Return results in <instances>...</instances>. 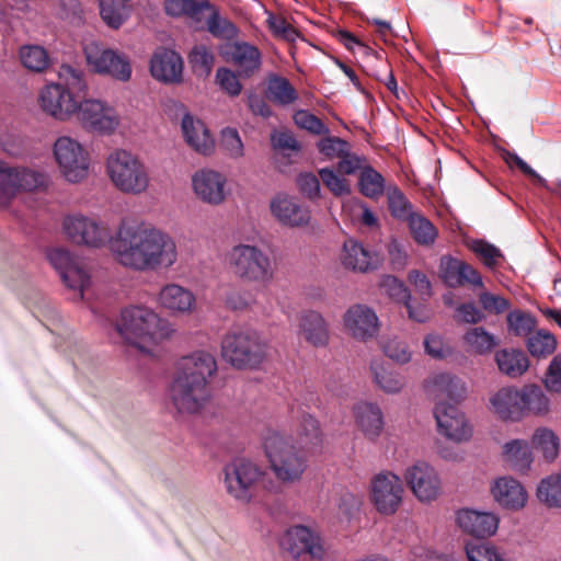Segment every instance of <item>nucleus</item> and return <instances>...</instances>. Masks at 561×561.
<instances>
[{
	"label": "nucleus",
	"mask_w": 561,
	"mask_h": 561,
	"mask_svg": "<svg viewBox=\"0 0 561 561\" xmlns=\"http://www.w3.org/2000/svg\"><path fill=\"white\" fill-rule=\"evenodd\" d=\"M114 259L135 272L171 268L179 259L174 238L144 221L123 220L111 243Z\"/></svg>",
	"instance_id": "1"
},
{
	"label": "nucleus",
	"mask_w": 561,
	"mask_h": 561,
	"mask_svg": "<svg viewBox=\"0 0 561 561\" xmlns=\"http://www.w3.org/2000/svg\"><path fill=\"white\" fill-rule=\"evenodd\" d=\"M217 374V360L206 351L181 357L169 387V400L179 414L202 412L211 398L210 381Z\"/></svg>",
	"instance_id": "2"
},
{
	"label": "nucleus",
	"mask_w": 561,
	"mask_h": 561,
	"mask_svg": "<svg viewBox=\"0 0 561 561\" xmlns=\"http://www.w3.org/2000/svg\"><path fill=\"white\" fill-rule=\"evenodd\" d=\"M60 82L45 85L38 95L43 112L59 121H67L78 110L75 92H85L87 83L82 70L61 65L58 70Z\"/></svg>",
	"instance_id": "3"
},
{
	"label": "nucleus",
	"mask_w": 561,
	"mask_h": 561,
	"mask_svg": "<svg viewBox=\"0 0 561 561\" xmlns=\"http://www.w3.org/2000/svg\"><path fill=\"white\" fill-rule=\"evenodd\" d=\"M116 330L127 343L147 354L169 334L167 323L153 310L139 306L122 311Z\"/></svg>",
	"instance_id": "4"
},
{
	"label": "nucleus",
	"mask_w": 561,
	"mask_h": 561,
	"mask_svg": "<svg viewBox=\"0 0 561 561\" xmlns=\"http://www.w3.org/2000/svg\"><path fill=\"white\" fill-rule=\"evenodd\" d=\"M105 173L112 185L127 195L146 194L151 186L149 168L136 153L115 149L105 159Z\"/></svg>",
	"instance_id": "5"
},
{
	"label": "nucleus",
	"mask_w": 561,
	"mask_h": 561,
	"mask_svg": "<svg viewBox=\"0 0 561 561\" xmlns=\"http://www.w3.org/2000/svg\"><path fill=\"white\" fill-rule=\"evenodd\" d=\"M221 355L237 369H255L266 358L267 344L255 331L236 330L224 336Z\"/></svg>",
	"instance_id": "6"
},
{
	"label": "nucleus",
	"mask_w": 561,
	"mask_h": 561,
	"mask_svg": "<svg viewBox=\"0 0 561 561\" xmlns=\"http://www.w3.org/2000/svg\"><path fill=\"white\" fill-rule=\"evenodd\" d=\"M264 449L271 469L284 483L299 481L307 469V459L291 442L279 433H270L264 438Z\"/></svg>",
	"instance_id": "7"
},
{
	"label": "nucleus",
	"mask_w": 561,
	"mask_h": 561,
	"mask_svg": "<svg viewBox=\"0 0 561 561\" xmlns=\"http://www.w3.org/2000/svg\"><path fill=\"white\" fill-rule=\"evenodd\" d=\"M232 274L248 283L268 284L274 277L272 260L261 248L239 243L226 254Z\"/></svg>",
	"instance_id": "8"
},
{
	"label": "nucleus",
	"mask_w": 561,
	"mask_h": 561,
	"mask_svg": "<svg viewBox=\"0 0 561 561\" xmlns=\"http://www.w3.org/2000/svg\"><path fill=\"white\" fill-rule=\"evenodd\" d=\"M65 238L73 244L100 249L114 239L107 224L96 216L67 215L61 222Z\"/></svg>",
	"instance_id": "9"
},
{
	"label": "nucleus",
	"mask_w": 561,
	"mask_h": 561,
	"mask_svg": "<svg viewBox=\"0 0 561 561\" xmlns=\"http://www.w3.org/2000/svg\"><path fill=\"white\" fill-rule=\"evenodd\" d=\"M225 486L234 500L249 503L254 491L265 480L264 470L254 461L247 458H236L225 466Z\"/></svg>",
	"instance_id": "10"
},
{
	"label": "nucleus",
	"mask_w": 561,
	"mask_h": 561,
	"mask_svg": "<svg viewBox=\"0 0 561 561\" xmlns=\"http://www.w3.org/2000/svg\"><path fill=\"white\" fill-rule=\"evenodd\" d=\"M53 151L59 171L67 182L79 183L88 178L90 154L78 140L60 136L56 139Z\"/></svg>",
	"instance_id": "11"
},
{
	"label": "nucleus",
	"mask_w": 561,
	"mask_h": 561,
	"mask_svg": "<svg viewBox=\"0 0 561 561\" xmlns=\"http://www.w3.org/2000/svg\"><path fill=\"white\" fill-rule=\"evenodd\" d=\"M282 548L297 561H322L327 554L320 534L305 525H294L282 536Z\"/></svg>",
	"instance_id": "12"
},
{
	"label": "nucleus",
	"mask_w": 561,
	"mask_h": 561,
	"mask_svg": "<svg viewBox=\"0 0 561 561\" xmlns=\"http://www.w3.org/2000/svg\"><path fill=\"white\" fill-rule=\"evenodd\" d=\"M84 56L88 66L95 73L110 76L122 82H127L131 78L130 60L123 53L92 42L85 45Z\"/></svg>",
	"instance_id": "13"
},
{
	"label": "nucleus",
	"mask_w": 561,
	"mask_h": 561,
	"mask_svg": "<svg viewBox=\"0 0 561 561\" xmlns=\"http://www.w3.org/2000/svg\"><path fill=\"white\" fill-rule=\"evenodd\" d=\"M47 184L48 176L43 172L28 168L10 167L0 161V207L7 206L20 191H34L45 187Z\"/></svg>",
	"instance_id": "14"
},
{
	"label": "nucleus",
	"mask_w": 561,
	"mask_h": 561,
	"mask_svg": "<svg viewBox=\"0 0 561 561\" xmlns=\"http://www.w3.org/2000/svg\"><path fill=\"white\" fill-rule=\"evenodd\" d=\"M47 259L59 274L62 283L73 291L75 298L82 299L85 288L90 285V274L83 262L64 248L49 250Z\"/></svg>",
	"instance_id": "15"
},
{
	"label": "nucleus",
	"mask_w": 561,
	"mask_h": 561,
	"mask_svg": "<svg viewBox=\"0 0 561 561\" xmlns=\"http://www.w3.org/2000/svg\"><path fill=\"white\" fill-rule=\"evenodd\" d=\"M403 484L399 476L382 471L373 477L369 485V499L376 511L386 516L397 513L403 499Z\"/></svg>",
	"instance_id": "16"
},
{
	"label": "nucleus",
	"mask_w": 561,
	"mask_h": 561,
	"mask_svg": "<svg viewBox=\"0 0 561 561\" xmlns=\"http://www.w3.org/2000/svg\"><path fill=\"white\" fill-rule=\"evenodd\" d=\"M75 114L85 129L102 135L113 134L121 124L116 110L98 99H85L79 102Z\"/></svg>",
	"instance_id": "17"
},
{
	"label": "nucleus",
	"mask_w": 561,
	"mask_h": 561,
	"mask_svg": "<svg viewBox=\"0 0 561 561\" xmlns=\"http://www.w3.org/2000/svg\"><path fill=\"white\" fill-rule=\"evenodd\" d=\"M438 433L454 443H465L471 439L473 426L465 412L447 402H436L433 410Z\"/></svg>",
	"instance_id": "18"
},
{
	"label": "nucleus",
	"mask_w": 561,
	"mask_h": 561,
	"mask_svg": "<svg viewBox=\"0 0 561 561\" xmlns=\"http://www.w3.org/2000/svg\"><path fill=\"white\" fill-rule=\"evenodd\" d=\"M404 480L413 495L422 503H431L442 493V481L433 466L416 461L408 467Z\"/></svg>",
	"instance_id": "19"
},
{
	"label": "nucleus",
	"mask_w": 561,
	"mask_h": 561,
	"mask_svg": "<svg viewBox=\"0 0 561 561\" xmlns=\"http://www.w3.org/2000/svg\"><path fill=\"white\" fill-rule=\"evenodd\" d=\"M346 332L358 341H367L379 332V319L375 310L363 304L351 306L343 316Z\"/></svg>",
	"instance_id": "20"
},
{
	"label": "nucleus",
	"mask_w": 561,
	"mask_h": 561,
	"mask_svg": "<svg viewBox=\"0 0 561 561\" xmlns=\"http://www.w3.org/2000/svg\"><path fill=\"white\" fill-rule=\"evenodd\" d=\"M226 176L215 170L203 169L192 176L195 195L204 203L220 205L226 199Z\"/></svg>",
	"instance_id": "21"
},
{
	"label": "nucleus",
	"mask_w": 561,
	"mask_h": 561,
	"mask_svg": "<svg viewBox=\"0 0 561 561\" xmlns=\"http://www.w3.org/2000/svg\"><path fill=\"white\" fill-rule=\"evenodd\" d=\"M500 518L495 513L461 508L456 513V524L466 534L476 538H489L499 528Z\"/></svg>",
	"instance_id": "22"
},
{
	"label": "nucleus",
	"mask_w": 561,
	"mask_h": 561,
	"mask_svg": "<svg viewBox=\"0 0 561 561\" xmlns=\"http://www.w3.org/2000/svg\"><path fill=\"white\" fill-rule=\"evenodd\" d=\"M493 500L504 510L517 512L523 510L528 501L525 486L512 477H500L490 488Z\"/></svg>",
	"instance_id": "23"
},
{
	"label": "nucleus",
	"mask_w": 561,
	"mask_h": 561,
	"mask_svg": "<svg viewBox=\"0 0 561 561\" xmlns=\"http://www.w3.org/2000/svg\"><path fill=\"white\" fill-rule=\"evenodd\" d=\"M425 390L435 401L446 397L451 401L461 402L467 397L466 382L449 373H438L428 377L425 381Z\"/></svg>",
	"instance_id": "24"
},
{
	"label": "nucleus",
	"mask_w": 561,
	"mask_h": 561,
	"mask_svg": "<svg viewBox=\"0 0 561 561\" xmlns=\"http://www.w3.org/2000/svg\"><path fill=\"white\" fill-rule=\"evenodd\" d=\"M158 304L172 314H191L196 309V296L182 285H164L158 295Z\"/></svg>",
	"instance_id": "25"
},
{
	"label": "nucleus",
	"mask_w": 561,
	"mask_h": 561,
	"mask_svg": "<svg viewBox=\"0 0 561 561\" xmlns=\"http://www.w3.org/2000/svg\"><path fill=\"white\" fill-rule=\"evenodd\" d=\"M272 215L282 224L289 227H300L310 221V210L299 204L296 198L286 194L276 195L270 204Z\"/></svg>",
	"instance_id": "26"
},
{
	"label": "nucleus",
	"mask_w": 561,
	"mask_h": 561,
	"mask_svg": "<svg viewBox=\"0 0 561 561\" xmlns=\"http://www.w3.org/2000/svg\"><path fill=\"white\" fill-rule=\"evenodd\" d=\"M150 72L159 81L165 83L180 82L183 72L182 57L174 50L159 48L151 57Z\"/></svg>",
	"instance_id": "27"
},
{
	"label": "nucleus",
	"mask_w": 561,
	"mask_h": 561,
	"mask_svg": "<svg viewBox=\"0 0 561 561\" xmlns=\"http://www.w3.org/2000/svg\"><path fill=\"white\" fill-rule=\"evenodd\" d=\"M182 134L186 144L196 152L209 156L215 150V140L206 124L190 114H185L181 123Z\"/></svg>",
	"instance_id": "28"
},
{
	"label": "nucleus",
	"mask_w": 561,
	"mask_h": 561,
	"mask_svg": "<svg viewBox=\"0 0 561 561\" xmlns=\"http://www.w3.org/2000/svg\"><path fill=\"white\" fill-rule=\"evenodd\" d=\"M354 416L356 426L365 438L376 442L380 437L385 427V419L378 404L360 402L354 408Z\"/></svg>",
	"instance_id": "29"
},
{
	"label": "nucleus",
	"mask_w": 561,
	"mask_h": 561,
	"mask_svg": "<svg viewBox=\"0 0 561 561\" xmlns=\"http://www.w3.org/2000/svg\"><path fill=\"white\" fill-rule=\"evenodd\" d=\"M299 334L314 347H324L330 341V331L323 316L314 310L299 314Z\"/></svg>",
	"instance_id": "30"
},
{
	"label": "nucleus",
	"mask_w": 561,
	"mask_h": 561,
	"mask_svg": "<svg viewBox=\"0 0 561 561\" xmlns=\"http://www.w3.org/2000/svg\"><path fill=\"white\" fill-rule=\"evenodd\" d=\"M494 414L502 421L519 422L523 420L519 389L502 388L490 398Z\"/></svg>",
	"instance_id": "31"
},
{
	"label": "nucleus",
	"mask_w": 561,
	"mask_h": 561,
	"mask_svg": "<svg viewBox=\"0 0 561 561\" xmlns=\"http://www.w3.org/2000/svg\"><path fill=\"white\" fill-rule=\"evenodd\" d=\"M341 260L344 267L360 273L377 268L380 262L375 252L353 239L344 242Z\"/></svg>",
	"instance_id": "32"
},
{
	"label": "nucleus",
	"mask_w": 561,
	"mask_h": 561,
	"mask_svg": "<svg viewBox=\"0 0 561 561\" xmlns=\"http://www.w3.org/2000/svg\"><path fill=\"white\" fill-rule=\"evenodd\" d=\"M242 76L249 77L261 66L259 49L247 43H234L226 53Z\"/></svg>",
	"instance_id": "33"
},
{
	"label": "nucleus",
	"mask_w": 561,
	"mask_h": 561,
	"mask_svg": "<svg viewBox=\"0 0 561 561\" xmlns=\"http://www.w3.org/2000/svg\"><path fill=\"white\" fill-rule=\"evenodd\" d=\"M523 419L528 415L546 416L550 412V400L537 385H526L519 389Z\"/></svg>",
	"instance_id": "34"
},
{
	"label": "nucleus",
	"mask_w": 561,
	"mask_h": 561,
	"mask_svg": "<svg viewBox=\"0 0 561 561\" xmlns=\"http://www.w3.org/2000/svg\"><path fill=\"white\" fill-rule=\"evenodd\" d=\"M374 383L385 393L396 394L405 387V378L398 371L386 367L382 363L374 360L370 364Z\"/></svg>",
	"instance_id": "35"
},
{
	"label": "nucleus",
	"mask_w": 561,
	"mask_h": 561,
	"mask_svg": "<svg viewBox=\"0 0 561 561\" xmlns=\"http://www.w3.org/2000/svg\"><path fill=\"white\" fill-rule=\"evenodd\" d=\"M297 443L301 449L313 450L322 444V431L319 421L311 414L304 413L297 428Z\"/></svg>",
	"instance_id": "36"
},
{
	"label": "nucleus",
	"mask_w": 561,
	"mask_h": 561,
	"mask_svg": "<svg viewBox=\"0 0 561 561\" xmlns=\"http://www.w3.org/2000/svg\"><path fill=\"white\" fill-rule=\"evenodd\" d=\"M504 459L516 470L524 472L530 468L533 454L529 444L523 439H513L503 446Z\"/></svg>",
	"instance_id": "37"
},
{
	"label": "nucleus",
	"mask_w": 561,
	"mask_h": 561,
	"mask_svg": "<svg viewBox=\"0 0 561 561\" xmlns=\"http://www.w3.org/2000/svg\"><path fill=\"white\" fill-rule=\"evenodd\" d=\"M499 369L510 376L519 377L529 367V360L524 352L518 350H501L495 354Z\"/></svg>",
	"instance_id": "38"
},
{
	"label": "nucleus",
	"mask_w": 561,
	"mask_h": 561,
	"mask_svg": "<svg viewBox=\"0 0 561 561\" xmlns=\"http://www.w3.org/2000/svg\"><path fill=\"white\" fill-rule=\"evenodd\" d=\"M462 341L467 351L477 355L489 354L497 345L495 335L482 327L469 329L463 334Z\"/></svg>",
	"instance_id": "39"
},
{
	"label": "nucleus",
	"mask_w": 561,
	"mask_h": 561,
	"mask_svg": "<svg viewBox=\"0 0 561 561\" xmlns=\"http://www.w3.org/2000/svg\"><path fill=\"white\" fill-rule=\"evenodd\" d=\"M266 98L279 105H289L298 99V93L284 77L272 75L267 78Z\"/></svg>",
	"instance_id": "40"
},
{
	"label": "nucleus",
	"mask_w": 561,
	"mask_h": 561,
	"mask_svg": "<svg viewBox=\"0 0 561 561\" xmlns=\"http://www.w3.org/2000/svg\"><path fill=\"white\" fill-rule=\"evenodd\" d=\"M536 496L547 507L561 508V470L538 483Z\"/></svg>",
	"instance_id": "41"
},
{
	"label": "nucleus",
	"mask_w": 561,
	"mask_h": 561,
	"mask_svg": "<svg viewBox=\"0 0 561 561\" xmlns=\"http://www.w3.org/2000/svg\"><path fill=\"white\" fill-rule=\"evenodd\" d=\"M534 447L542 453L546 460L552 461L558 457L560 442L553 431L547 427L537 428L533 435Z\"/></svg>",
	"instance_id": "42"
},
{
	"label": "nucleus",
	"mask_w": 561,
	"mask_h": 561,
	"mask_svg": "<svg viewBox=\"0 0 561 561\" xmlns=\"http://www.w3.org/2000/svg\"><path fill=\"white\" fill-rule=\"evenodd\" d=\"M188 61L193 72L197 77L206 78L214 68L215 55L206 45L199 44L192 48L188 55Z\"/></svg>",
	"instance_id": "43"
},
{
	"label": "nucleus",
	"mask_w": 561,
	"mask_h": 561,
	"mask_svg": "<svg viewBox=\"0 0 561 561\" xmlns=\"http://www.w3.org/2000/svg\"><path fill=\"white\" fill-rule=\"evenodd\" d=\"M408 222L410 231L419 244L428 245L435 241L437 230L427 218L415 213L409 216Z\"/></svg>",
	"instance_id": "44"
},
{
	"label": "nucleus",
	"mask_w": 561,
	"mask_h": 561,
	"mask_svg": "<svg viewBox=\"0 0 561 561\" xmlns=\"http://www.w3.org/2000/svg\"><path fill=\"white\" fill-rule=\"evenodd\" d=\"M22 65L31 71L42 72L49 65V57L45 48L38 45H25L20 48Z\"/></svg>",
	"instance_id": "45"
},
{
	"label": "nucleus",
	"mask_w": 561,
	"mask_h": 561,
	"mask_svg": "<svg viewBox=\"0 0 561 561\" xmlns=\"http://www.w3.org/2000/svg\"><path fill=\"white\" fill-rule=\"evenodd\" d=\"M359 190L362 194L369 198H377L383 194L385 179L371 167H364L360 171Z\"/></svg>",
	"instance_id": "46"
},
{
	"label": "nucleus",
	"mask_w": 561,
	"mask_h": 561,
	"mask_svg": "<svg viewBox=\"0 0 561 561\" xmlns=\"http://www.w3.org/2000/svg\"><path fill=\"white\" fill-rule=\"evenodd\" d=\"M100 14L110 27L118 28L128 16V9L121 0H100Z\"/></svg>",
	"instance_id": "47"
},
{
	"label": "nucleus",
	"mask_w": 561,
	"mask_h": 561,
	"mask_svg": "<svg viewBox=\"0 0 561 561\" xmlns=\"http://www.w3.org/2000/svg\"><path fill=\"white\" fill-rule=\"evenodd\" d=\"M557 340L553 334L539 330L527 340V350L534 357H547L554 352Z\"/></svg>",
	"instance_id": "48"
},
{
	"label": "nucleus",
	"mask_w": 561,
	"mask_h": 561,
	"mask_svg": "<svg viewBox=\"0 0 561 561\" xmlns=\"http://www.w3.org/2000/svg\"><path fill=\"white\" fill-rule=\"evenodd\" d=\"M506 321L508 331L516 336L528 335L537 323L530 312L519 309L511 311L506 317Z\"/></svg>",
	"instance_id": "49"
},
{
	"label": "nucleus",
	"mask_w": 561,
	"mask_h": 561,
	"mask_svg": "<svg viewBox=\"0 0 561 561\" xmlns=\"http://www.w3.org/2000/svg\"><path fill=\"white\" fill-rule=\"evenodd\" d=\"M381 348L387 357L398 364H407L412 358L409 345L402 339L392 336L381 343Z\"/></svg>",
	"instance_id": "50"
},
{
	"label": "nucleus",
	"mask_w": 561,
	"mask_h": 561,
	"mask_svg": "<svg viewBox=\"0 0 561 561\" xmlns=\"http://www.w3.org/2000/svg\"><path fill=\"white\" fill-rule=\"evenodd\" d=\"M388 205L392 216L396 218L408 220L409 216L415 214L412 211V205L396 186L388 188Z\"/></svg>",
	"instance_id": "51"
},
{
	"label": "nucleus",
	"mask_w": 561,
	"mask_h": 561,
	"mask_svg": "<svg viewBox=\"0 0 561 561\" xmlns=\"http://www.w3.org/2000/svg\"><path fill=\"white\" fill-rule=\"evenodd\" d=\"M380 288L394 301L403 302L404 305L410 301V291L405 285L392 275H385L380 282Z\"/></svg>",
	"instance_id": "52"
},
{
	"label": "nucleus",
	"mask_w": 561,
	"mask_h": 561,
	"mask_svg": "<svg viewBox=\"0 0 561 561\" xmlns=\"http://www.w3.org/2000/svg\"><path fill=\"white\" fill-rule=\"evenodd\" d=\"M471 250L489 268H494L502 259L501 251L491 243L483 240H476L471 243Z\"/></svg>",
	"instance_id": "53"
},
{
	"label": "nucleus",
	"mask_w": 561,
	"mask_h": 561,
	"mask_svg": "<svg viewBox=\"0 0 561 561\" xmlns=\"http://www.w3.org/2000/svg\"><path fill=\"white\" fill-rule=\"evenodd\" d=\"M505 162L512 168L517 167L525 175L531 178L536 184L540 185L548 192L557 194V191L548 184V182L539 175L530 165H528L520 157L513 152L505 153Z\"/></svg>",
	"instance_id": "54"
},
{
	"label": "nucleus",
	"mask_w": 561,
	"mask_h": 561,
	"mask_svg": "<svg viewBox=\"0 0 561 561\" xmlns=\"http://www.w3.org/2000/svg\"><path fill=\"white\" fill-rule=\"evenodd\" d=\"M469 561H505L501 553L488 543H469L466 546Z\"/></svg>",
	"instance_id": "55"
},
{
	"label": "nucleus",
	"mask_w": 561,
	"mask_h": 561,
	"mask_svg": "<svg viewBox=\"0 0 561 561\" xmlns=\"http://www.w3.org/2000/svg\"><path fill=\"white\" fill-rule=\"evenodd\" d=\"M221 147L232 159H239L244 154L243 142L234 128H225L221 131Z\"/></svg>",
	"instance_id": "56"
},
{
	"label": "nucleus",
	"mask_w": 561,
	"mask_h": 561,
	"mask_svg": "<svg viewBox=\"0 0 561 561\" xmlns=\"http://www.w3.org/2000/svg\"><path fill=\"white\" fill-rule=\"evenodd\" d=\"M295 123L302 129H306L314 135L328 134V127L320 118L308 111L299 110L294 115Z\"/></svg>",
	"instance_id": "57"
},
{
	"label": "nucleus",
	"mask_w": 561,
	"mask_h": 561,
	"mask_svg": "<svg viewBox=\"0 0 561 561\" xmlns=\"http://www.w3.org/2000/svg\"><path fill=\"white\" fill-rule=\"evenodd\" d=\"M319 151L328 159H335L342 157L348 151V142L339 137H325L318 142Z\"/></svg>",
	"instance_id": "58"
},
{
	"label": "nucleus",
	"mask_w": 561,
	"mask_h": 561,
	"mask_svg": "<svg viewBox=\"0 0 561 561\" xmlns=\"http://www.w3.org/2000/svg\"><path fill=\"white\" fill-rule=\"evenodd\" d=\"M319 175L323 184L336 196L350 193V185L347 181L337 175L334 170L323 168L319 170Z\"/></svg>",
	"instance_id": "59"
},
{
	"label": "nucleus",
	"mask_w": 561,
	"mask_h": 561,
	"mask_svg": "<svg viewBox=\"0 0 561 561\" xmlns=\"http://www.w3.org/2000/svg\"><path fill=\"white\" fill-rule=\"evenodd\" d=\"M267 24L275 36L288 42H295L298 37L297 30L283 16L270 14L267 18Z\"/></svg>",
	"instance_id": "60"
},
{
	"label": "nucleus",
	"mask_w": 561,
	"mask_h": 561,
	"mask_svg": "<svg viewBox=\"0 0 561 561\" xmlns=\"http://www.w3.org/2000/svg\"><path fill=\"white\" fill-rule=\"evenodd\" d=\"M207 27L213 35L218 37L231 38L237 33L234 25L215 11L207 19Z\"/></svg>",
	"instance_id": "61"
},
{
	"label": "nucleus",
	"mask_w": 561,
	"mask_h": 561,
	"mask_svg": "<svg viewBox=\"0 0 561 561\" xmlns=\"http://www.w3.org/2000/svg\"><path fill=\"white\" fill-rule=\"evenodd\" d=\"M462 261L453 257H443L440 262V275L445 284L449 287L460 286V267Z\"/></svg>",
	"instance_id": "62"
},
{
	"label": "nucleus",
	"mask_w": 561,
	"mask_h": 561,
	"mask_svg": "<svg viewBox=\"0 0 561 561\" xmlns=\"http://www.w3.org/2000/svg\"><path fill=\"white\" fill-rule=\"evenodd\" d=\"M216 82L221 90L231 96L239 95L242 90V85L239 82L238 77L228 68H219L217 70Z\"/></svg>",
	"instance_id": "63"
},
{
	"label": "nucleus",
	"mask_w": 561,
	"mask_h": 561,
	"mask_svg": "<svg viewBox=\"0 0 561 561\" xmlns=\"http://www.w3.org/2000/svg\"><path fill=\"white\" fill-rule=\"evenodd\" d=\"M542 381L548 391L561 392V354L552 358Z\"/></svg>",
	"instance_id": "64"
}]
</instances>
